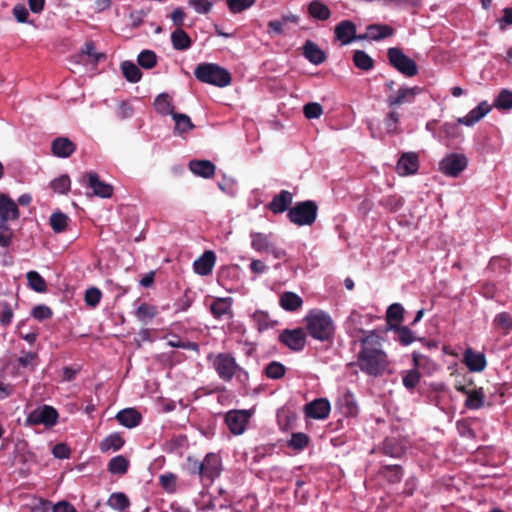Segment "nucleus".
Returning <instances> with one entry per match:
<instances>
[{
	"instance_id": "nucleus-27",
	"label": "nucleus",
	"mask_w": 512,
	"mask_h": 512,
	"mask_svg": "<svg viewBox=\"0 0 512 512\" xmlns=\"http://www.w3.org/2000/svg\"><path fill=\"white\" fill-rule=\"evenodd\" d=\"M231 306H232L231 298H217L211 304L210 310H211L212 315L217 319H221L224 316H228L229 318H232L233 311H232Z\"/></svg>"
},
{
	"instance_id": "nucleus-21",
	"label": "nucleus",
	"mask_w": 512,
	"mask_h": 512,
	"mask_svg": "<svg viewBox=\"0 0 512 512\" xmlns=\"http://www.w3.org/2000/svg\"><path fill=\"white\" fill-rule=\"evenodd\" d=\"M216 262V255L212 250H206L193 263V269L196 274L208 276L212 273Z\"/></svg>"
},
{
	"instance_id": "nucleus-15",
	"label": "nucleus",
	"mask_w": 512,
	"mask_h": 512,
	"mask_svg": "<svg viewBox=\"0 0 512 512\" xmlns=\"http://www.w3.org/2000/svg\"><path fill=\"white\" fill-rule=\"evenodd\" d=\"M279 341L293 351H301L306 344V336L301 328L285 329L279 335Z\"/></svg>"
},
{
	"instance_id": "nucleus-31",
	"label": "nucleus",
	"mask_w": 512,
	"mask_h": 512,
	"mask_svg": "<svg viewBox=\"0 0 512 512\" xmlns=\"http://www.w3.org/2000/svg\"><path fill=\"white\" fill-rule=\"evenodd\" d=\"M389 331L394 333V339L402 346H408L416 340L414 332L408 326H403L402 324L393 325Z\"/></svg>"
},
{
	"instance_id": "nucleus-63",
	"label": "nucleus",
	"mask_w": 512,
	"mask_h": 512,
	"mask_svg": "<svg viewBox=\"0 0 512 512\" xmlns=\"http://www.w3.org/2000/svg\"><path fill=\"white\" fill-rule=\"evenodd\" d=\"M117 116L124 120V119H128V118H131L134 114V109L133 107L131 106V104L127 101H121L118 105V109H117V112H116Z\"/></svg>"
},
{
	"instance_id": "nucleus-25",
	"label": "nucleus",
	"mask_w": 512,
	"mask_h": 512,
	"mask_svg": "<svg viewBox=\"0 0 512 512\" xmlns=\"http://www.w3.org/2000/svg\"><path fill=\"white\" fill-rule=\"evenodd\" d=\"M190 171L203 178H211L215 174V165L209 160H191L189 162Z\"/></svg>"
},
{
	"instance_id": "nucleus-1",
	"label": "nucleus",
	"mask_w": 512,
	"mask_h": 512,
	"mask_svg": "<svg viewBox=\"0 0 512 512\" xmlns=\"http://www.w3.org/2000/svg\"><path fill=\"white\" fill-rule=\"evenodd\" d=\"M381 340L379 335L371 333L362 342L357 364L368 375L378 376L384 370V352Z\"/></svg>"
},
{
	"instance_id": "nucleus-2",
	"label": "nucleus",
	"mask_w": 512,
	"mask_h": 512,
	"mask_svg": "<svg viewBox=\"0 0 512 512\" xmlns=\"http://www.w3.org/2000/svg\"><path fill=\"white\" fill-rule=\"evenodd\" d=\"M185 470L190 475L198 476L204 486H209L222 473V459L217 453H208L202 460L188 456L185 462Z\"/></svg>"
},
{
	"instance_id": "nucleus-8",
	"label": "nucleus",
	"mask_w": 512,
	"mask_h": 512,
	"mask_svg": "<svg viewBox=\"0 0 512 512\" xmlns=\"http://www.w3.org/2000/svg\"><path fill=\"white\" fill-rule=\"evenodd\" d=\"M389 64L405 77L411 78L418 74L416 62L404 54L398 47H391L387 50Z\"/></svg>"
},
{
	"instance_id": "nucleus-60",
	"label": "nucleus",
	"mask_w": 512,
	"mask_h": 512,
	"mask_svg": "<svg viewBox=\"0 0 512 512\" xmlns=\"http://www.w3.org/2000/svg\"><path fill=\"white\" fill-rule=\"evenodd\" d=\"M303 113L307 119H317L323 114V108L319 103L310 102L304 105Z\"/></svg>"
},
{
	"instance_id": "nucleus-46",
	"label": "nucleus",
	"mask_w": 512,
	"mask_h": 512,
	"mask_svg": "<svg viewBox=\"0 0 512 512\" xmlns=\"http://www.w3.org/2000/svg\"><path fill=\"white\" fill-rule=\"evenodd\" d=\"M38 354L31 351H21V355L17 358L18 366L24 369L34 370L37 365Z\"/></svg>"
},
{
	"instance_id": "nucleus-18",
	"label": "nucleus",
	"mask_w": 512,
	"mask_h": 512,
	"mask_svg": "<svg viewBox=\"0 0 512 512\" xmlns=\"http://www.w3.org/2000/svg\"><path fill=\"white\" fill-rule=\"evenodd\" d=\"M293 202V194L288 190H281L267 204V209L273 214H281L288 211Z\"/></svg>"
},
{
	"instance_id": "nucleus-62",
	"label": "nucleus",
	"mask_w": 512,
	"mask_h": 512,
	"mask_svg": "<svg viewBox=\"0 0 512 512\" xmlns=\"http://www.w3.org/2000/svg\"><path fill=\"white\" fill-rule=\"evenodd\" d=\"M31 315L39 320L43 321L52 317V310L46 305H37L32 309Z\"/></svg>"
},
{
	"instance_id": "nucleus-7",
	"label": "nucleus",
	"mask_w": 512,
	"mask_h": 512,
	"mask_svg": "<svg viewBox=\"0 0 512 512\" xmlns=\"http://www.w3.org/2000/svg\"><path fill=\"white\" fill-rule=\"evenodd\" d=\"M251 247L258 253L270 254L276 260L286 259L285 249L277 245L272 233L251 232Z\"/></svg>"
},
{
	"instance_id": "nucleus-48",
	"label": "nucleus",
	"mask_w": 512,
	"mask_h": 512,
	"mask_svg": "<svg viewBox=\"0 0 512 512\" xmlns=\"http://www.w3.org/2000/svg\"><path fill=\"white\" fill-rule=\"evenodd\" d=\"M384 38V25H369L366 32L358 34L357 40H379Z\"/></svg>"
},
{
	"instance_id": "nucleus-64",
	"label": "nucleus",
	"mask_w": 512,
	"mask_h": 512,
	"mask_svg": "<svg viewBox=\"0 0 512 512\" xmlns=\"http://www.w3.org/2000/svg\"><path fill=\"white\" fill-rule=\"evenodd\" d=\"M52 454L58 459H68L71 455V450L65 443H58L53 446Z\"/></svg>"
},
{
	"instance_id": "nucleus-14",
	"label": "nucleus",
	"mask_w": 512,
	"mask_h": 512,
	"mask_svg": "<svg viewBox=\"0 0 512 512\" xmlns=\"http://www.w3.org/2000/svg\"><path fill=\"white\" fill-rule=\"evenodd\" d=\"M20 216L17 204L6 194H0V230H8L7 222Z\"/></svg>"
},
{
	"instance_id": "nucleus-30",
	"label": "nucleus",
	"mask_w": 512,
	"mask_h": 512,
	"mask_svg": "<svg viewBox=\"0 0 512 512\" xmlns=\"http://www.w3.org/2000/svg\"><path fill=\"white\" fill-rule=\"evenodd\" d=\"M336 404L340 407L342 414L345 416H355L357 414L358 408L355 397L353 393L348 390L338 398Z\"/></svg>"
},
{
	"instance_id": "nucleus-4",
	"label": "nucleus",
	"mask_w": 512,
	"mask_h": 512,
	"mask_svg": "<svg viewBox=\"0 0 512 512\" xmlns=\"http://www.w3.org/2000/svg\"><path fill=\"white\" fill-rule=\"evenodd\" d=\"M420 92L421 88L418 86L401 87L388 96L387 102L389 104V108L392 109V111L389 112L388 119L386 120L387 132L395 130L396 123L399 120L400 114L396 112L395 109L401 105L413 103L416 96Z\"/></svg>"
},
{
	"instance_id": "nucleus-38",
	"label": "nucleus",
	"mask_w": 512,
	"mask_h": 512,
	"mask_svg": "<svg viewBox=\"0 0 512 512\" xmlns=\"http://www.w3.org/2000/svg\"><path fill=\"white\" fill-rule=\"evenodd\" d=\"M155 110L161 115H171L174 112L171 98L168 94L162 93L158 95L154 100Z\"/></svg>"
},
{
	"instance_id": "nucleus-20",
	"label": "nucleus",
	"mask_w": 512,
	"mask_h": 512,
	"mask_svg": "<svg viewBox=\"0 0 512 512\" xmlns=\"http://www.w3.org/2000/svg\"><path fill=\"white\" fill-rule=\"evenodd\" d=\"M335 38L339 40L342 45H347L353 40H357L356 25L350 20H343L338 23L334 29Z\"/></svg>"
},
{
	"instance_id": "nucleus-44",
	"label": "nucleus",
	"mask_w": 512,
	"mask_h": 512,
	"mask_svg": "<svg viewBox=\"0 0 512 512\" xmlns=\"http://www.w3.org/2000/svg\"><path fill=\"white\" fill-rule=\"evenodd\" d=\"M286 373V367L278 362V361H272L264 369V374L267 378L278 380L285 376Z\"/></svg>"
},
{
	"instance_id": "nucleus-42",
	"label": "nucleus",
	"mask_w": 512,
	"mask_h": 512,
	"mask_svg": "<svg viewBox=\"0 0 512 512\" xmlns=\"http://www.w3.org/2000/svg\"><path fill=\"white\" fill-rule=\"evenodd\" d=\"M484 399L485 395L482 389H472L470 392H467L465 406L468 409L477 410L484 405Z\"/></svg>"
},
{
	"instance_id": "nucleus-9",
	"label": "nucleus",
	"mask_w": 512,
	"mask_h": 512,
	"mask_svg": "<svg viewBox=\"0 0 512 512\" xmlns=\"http://www.w3.org/2000/svg\"><path fill=\"white\" fill-rule=\"evenodd\" d=\"M58 417V411L54 407L42 405L28 414L26 425L36 426L43 424L46 427H53L56 425Z\"/></svg>"
},
{
	"instance_id": "nucleus-24",
	"label": "nucleus",
	"mask_w": 512,
	"mask_h": 512,
	"mask_svg": "<svg viewBox=\"0 0 512 512\" xmlns=\"http://www.w3.org/2000/svg\"><path fill=\"white\" fill-rule=\"evenodd\" d=\"M302 53L304 57L314 65H320L326 60L325 52L311 40H307L304 43Z\"/></svg>"
},
{
	"instance_id": "nucleus-16",
	"label": "nucleus",
	"mask_w": 512,
	"mask_h": 512,
	"mask_svg": "<svg viewBox=\"0 0 512 512\" xmlns=\"http://www.w3.org/2000/svg\"><path fill=\"white\" fill-rule=\"evenodd\" d=\"M419 166L418 155L415 152H406L398 159L396 171L400 176L413 175L417 173Z\"/></svg>"
},
{
	"instance_id": "nucleus-57",
	"label": "nucleus",
	"mask_w": 512,
	"mask_h": 512,
	"mask_svg": "<svg viewBox=\"0 0 512 512\" xmlns=\"http://www.w3.org/2000/svg\"><path fill=\"white\" fill-rule=\"evenodd\" d=\"M309 443V437L302 432L293 433L289 440V447L295 450H303Z\"/></svg>"
},
{
	"instance_id": "nucleus-11",
	"label": "nucleus",
	"mask_w": 512,
	"mask_h": 512,
	"mask_svg": "<svg viewBox=\"0 0 512 512\" xmlns=\"http://www.w3.org/2000/svg\"><path fill=\"white\" fill-rule=\"evenodd\" d=\"M468 165V158L464 154L450 153L439 163V170L446 176L458 177Z\"/></svg>"
},
{
	"instance_id": "nucleus-55",
	"label": "nucleus",
	"mask_w": 512,
	"mask_h": 512,
	"mask_svg": "<svg viewBox=\"0 0 512 512\" xmlns=\"http://www.w3.org/2000/svg\"><path fill=\"white\" fill-rule=\"evenodd\" d=\"M421 374L416 369H411L405 372V375L403 376V385L408 389L412 390L414 389L420 382Z\"/></svg>"
},
{
	"instance_id": "nucleus-26",
	"label": "nucleus",
	"mask_w": 512,
	"mask_h": 512,
	"mask_svg": "<svg viewBox=\"0 0 512 512\" xmlns=\"http://www.w3.org/2000/svg\"><path fill=\"white\" fill-rule=\"evenodd\" d=\"M405 309L400 303H393L386 309V332L393 325L397 326L404 321Z\"/></svg>"
},
{
	"instance_id": "nucleus-23",
	"label": "nucleus",
	"mask_w": 512,
	"mask_h": 512,
	"mask_svg": "<svg viewBox=\"0 0 512 512\" xmlns=\"http://www.w3.org/2000/svg\"><path fill=\"white\" fill-rule=\"evenodd\" d=\"M491 111V106L483 101L478 104L477 107L472 109L466 116L460 117L457 119L459 124H463L466 126H473L475 123L479 122L484 116H486Z\"/></svg>"
},
{
	"instance_id": "nucleus-35",
	"label": "nucleus",
	"mask_w": 512,
	"mask_h": 512,
	"mask_svg": "<svg viewBox=\"0 0 512 512\" xmlns=\"http://www.w3.org/2000/svg\"><path fill=\"white\" fill-rule=\"evenodd\" d=\"M124 443L125 441L119 433H112L101 441L99 448L101 452L118 451Z\"/></svg>"
},
{
	"instance_id": "nucleus-37",
	"label": "nucleus",
	"mask_w": 512,
	"mask_h": 512,
	"mask_svg": "<svg viewBox=\"0 0 512 512\" xmlns=\"http://www.w3.org/2000/svg\"><path fill=\"white\" fill-rule=\"evenodd\" d=\"M107 505L111 507L113 510L122 512L129 508L130 500L125 493L114 492L109 496L107 500Z\"/></svg>"
},
{
	"instance_id": "nucleus-36",
	"label": "nucleus",
	"mask_w": 512,
	"mask_h": 512,
	"mask_svg": "<svg viewBox=\"0 0 512 512\" xmlns=\"http://www.w3.org/2000/svg\"><path fill=\"white\" fill-rule=\"evenodd\" d=\"M252 319L259 332L271 329L277 324V321L272 320L267 312L261 310L255 311Z\"/></svg>"
},
{
	"instance_id": "nucleus-54",
	"label": "nucleus",
	"mask_w": 512,
	"mask_h": 512,
	"mask_svg": "<svg viewBox=\"0 0 512 512\" xmlns=\"http://www.w3.org/2000/svg\"><path fill=\"white\" fill-rule=\"evenodd\" d=\"M70 185L71 181L68 175H61L50 183L53 191L60 194H66L70 190Z\"/></svg>"
},
{
	"instance_id": "nucleus-58",
	"label": "nucleus",
	"mask_w": 512,
	"mask_h": 512,
	"mask_svg": "<svg viewBox=\"0 0 512 512\" xmlns=\"http://www.w3.org/2000/svg\"><path fill=\"white\" fill-rule=\"evenodd\" d=\"M403 476L402 467L398 464H386V481L397 483Z\"/></svg>"
},
{
	"instance_id": "nucleus-29",
	"label": "nucleus",
	"mask_w": 512,
	"mask_h": 512,
	"mask_svg": "<svg viewBox=\"0 0 512 512\" xmlns=\"http://www.w3.org/2000/svg\"><path fill=\"white\" fill-rule=\"evenodd\" d=\"M172 47L177 51H186L192 46V39L183 28L175 29L170 36Z\"/></svg>"
},
{
	"instance_id": "nucleus-10",
	"label": "nucleus",
	"mask_w": 512,
	"mask_h": 512,
	"mask_svg": "<svg viewBox=\"0 0 512 512\" xmlns=\"http://www.w3.org/2000/svg\"><path fill=\"white\" fill-rule=\"evenodd\" d=\"M213 367L219 378L225 382L231 381L240 369L236 359L230 353H219L213 361Z\"/></svg>"
},
{
	"instance_id": "nucleus-47",
	"label": "nucleus",
	"mask_w": 512,
	"mask_h": 512,
	"mask_svg": "<svg viewBox=\"0 0 512 512\" xmlns=\"http://www.w3.org/2000/svg\"><path fill=\"white\" fill-rule=\"evenodd\" d=\"M493 106L499 110H510L512 108V91L502 89L495 98Z\"/></svg>"
},
{
	"instance_id": "nucleus-22",
	"label": "nucleus",
	"mask_w": 512,
	"mask_h": 512,
	"mask_svg": "<svg viewBox=\"0 0 512 512\" xmlns=\"http://www.w3.org/2000/svg\"><path fill=\"white\" fill-rule=\"evenodd\" d=\"M464 362L471 372H482L487 365L485 354L475 352L472 348H467L464 352Z\"/></svg>"
},
{
	"instance_id": "nucleus-12",
	"label": "nucleus",
	"mask_w": 512,
	"mask_h": 512,
	"mask_svg": "<svg viewBox=\"0 0 512 512\" xmlns=\"http://www.w3.org/2000/svg\"><path fill=\"white\" fill-rule=\"evenodd\" d=\"M82 182L92 190L93 195L100 198H110L113 195V186L101 181L96 172H87L82 176Z\"/></svg>"
},
{
	"instance_id": "nucleus-5",
	"label": "nucleus",
	"mask_w": 512,
	"mask_h": 512,
	"mask_svg": "<svg viewBox=\"0 0 512 512\" xmlns=\"http://www.w3.org/2000/svg\"><path fill=\"white\" fill-rule=\"evenodd\" d=\"M197 80L202 83L214 85L217 87H226L231 84V73L224 67L215 63H200L194 70Z\"/></svg>"
},
{
	"instance_id": "nucleus-19",
	"label": "nucleus",
	"mask_w": 512,
	"mask_h": 512,
	"mask_svg": "<svg viewBox=\"0 0 512 512\" xmlns=\"http://www.w3.org/2000/svg\"><path fill=\"white\" fill-rule=\"evenodd\" d=\"M76 144L68 137H56L51 142V153L58 158H68L76 151Z\"/></svg>"
},
{
	"instance_id": "nucleus-53",
	"label": "nucleus",
	"mask_w": 512,
	"mask_h": 512,
	"mask_svg": "<svg viewBox=\"0 0 512 512\" xmlns=\"http://www.w3.org/2000/svg\"><path fill=\"white\" fill-rule=\"evenodd\" d=\"M159 483L167 493H174L177 489V476L174 473L162 474Z\"/></svg>"
},
{
	"instance_id": "nucleus-40",
	"label": "nucleus",
	"mask_w": 512,
	"mask_h": 512,
	"mask_svg": "<svg viewBox=\"0 0 512 512\" xmlns=\"http://www.w3.org/2000/svg\"><path fill=\"white\" fill-rule=\"evenodd\" d=\"M129 461L122 455L113 457L108 463V471L111 474L123 475L127 472Z\"/></svg>"
},
{
	"instance_id": "nucleus-32",
	"label": "nucleus",
	"mask_w": 512,
	"mask_h": 512,
	"mask_svg": "<svg viewBox=\"0 0 512 512\" xmlns=\"http://www.w3.org/2000/svg\"><path fill=\"white\" fill-rule=\"evenodd\" d=\"M280 306L289 312L297 311L303 304L302 298L294 292L286 291L280 296Z\"/></svg>"
},
{
	"instance_id": "nucleus-17",
	"label": "nucleus",
	"mask_w": 512,
	"mask_h": 512,
	"mask_svg": "<svg viewBox=\"0 0 512 512\" xmlns=\"http://www.w3.org/2000/svg\"><path fill=\"white\" fill-rule=\"evenodd\" d=\"M330 411V403L325 398L315 399L304 407L306 417L311 419H326Z\"/></svg>"
},
{
	"instance_id": "nucleus-45",
	"label": "nucleus",
	"mask_w": 512,
	"mask_h": 512,
	"mask_svg": "<svg viewBox=\"0 0 512 512\" xmlns=\"http://www.w3.org/2000/svg\"><path fill=\"white\" fill-rule=\"evenodd\" d=\"M354 65L361 69L368 71L373 68V59L364 51L356 50L353 55Z\"/></svg>"
},
{
	"instance_id": "nucleus-13",
	"label": "nucleus",
	"mask_w": 512,
	"mask_h": 512,
	"mask_svg": "<svg viewBox=\"0 0 512 512\" xmlns=\"http://www.w3.org/2000/svg\"><path fill=\"white\" fill-rule=\"evenodd\" d=\"M250 413L246 410H231L225 415V423L234 435L242 434L249 421Z\"/></svg>"
},
{
	"instance_id": "nucleus-43",
	"label": "nucleus",
	"mask_w": 512,
	"mask_h": 512,
	"mask_svg": "<svg viewBox=\"0 0 512 512\" xmlns=\"http://www.w3.org/2000/svg\"><path fill=\"white\" fill-rule=\"evenodd\" d=\"M157 313L158 311L155 306L148 303H141L136 309L135 315L139 321L146 324L148 321L152 320Z\"/></svg>"
},
{
	"instance_id": "nucleus-6",
	"label": "nucleus",
	"mask_w": 512,
	"mask_h": 512,
	"mask_svg": "<svg viewBox=\"0 0 512 512\" xmlns=\"http://www.w3.org/2000/svg\"><path fill=\"white\" fill-rule=\"evenodd\" d=\"M318 215V205L313 200L296 202L287 212L288 220L297 226H311Z\"/></svg>"
},
{
	"instance_id": "nucleus-50",
	"label": "nucleus",
	"mask_w": 512,
	"mask_h": 512,
	"mask_svg": "<svg viewBox=\"0 0 512 512\" xmlns=\"http://www.w3.org/2000/svg\"><path fill=\"white\" fill-rule=\"evenodd\" d=\"M68 223V216L62 212H55L50 216V226L56 233L65 231Z\"/></svg>"
},
{
	"instance_id": "nucleus-28",
	"label": "nucleus",
	"mask_w": 512,
	"mask_h": 512,
	"mask_svg": "<svg viewBox=\"0 0 512 512\" xmlns=\"http://www.w3.org/2000/svg\"><path fill=\"white\" fill-rule=\"evenodd\" d=\"M116 419L121 425L133 428L140 424L142 416L136 409L126 408L117 413Z\"/></svg>"
},
{
	"instance_id": "nucleus-34",
	"label": "nucleus",
	"mask_w": 512,
	"mask_h": 512,
	"mask_svg": "<svg viewBox=\"0 0 512 512\" xmlns=\"http://www.w3.org/2000/svg\"><path fill=\"white\" fill-rule=\"evenodd\" d=\"M308 12L312 18L317 20L326 21L331 16V11L327 5L320 0H313L308 5Z\"/></svg>"
},
{
	"instance_id": "nucleus-33",
	"label": "nucleus",
	"mask_w": 512,
	"mask_h": 512,
	"mask_svg": "<svg viewBox=\"0 0 512 512\" xmlns=\"http://www.w3.org/2000/svg\"><path fill=\"white\" fill-rule=\"evenodd\" d=\"M172 118L175 121L174 133L178 136H184V134L195 128L190 117L183 113H173Z\"/></svg>"
},
{
	"instance_id": "nucleus-3",
	"label": "nucleus",
	"mask_w": 512,
	"mask_h": 512,
	"mask_svg": "<svg viewBox=\"0 0 512 512\" xmlns=\"http://www.w3.org/2000/svg\"><path fill=\"white\" fill-rule=\"evenodd\" d=\"M309 335L319 341L333 338L335 326L331 316L320 309L311 310L305 317Z\"/></svg>"
},
{
	"instance_id": "nucleus-39",
	"label": "nucleus",
	"mask_w": 512,
	"mask_h": 512,
	"mask_svg": "<svg viewBox=\"0 0 512 512\" xmlns=\"http://www.w3.org/2000/svg\"><path fill=\"white\" fill-rule=\"evenodd\" d=\"M123 76L131 83H137L141 80L142 72L139 67L131 61H124L121 64Z\"/></svg>"
},
{
	"instance_id": "nucleus-51",
	"label": "nucleus",
	"mask_w": 512,
	"mask_h": 512,
	"mask_svg": "<svg viewBox=\"0 0 512 512\" xmlns=\"http://www.w3.org/2000/svg\"><path fill=\"white\" fill-rule=\"evenodd\" d=\"M457 123H444L439 130L440 136L445 137L448 140H455L461 137V130Z\"/></svg>"
},
{
	"instance_id": "nucleus-41",
	"label": "nucleus",
	"mask_w": 512,
	"mask_h": 512,
	"mask_svg": "<svg viewBox=\"0 0 512 512\" xmlns=\"http://www.w3.org/2000/svg\"><path fill=\"white\" fill-rule=\"evenodd\" d=\"M28 286L37 293L47 291V284L44 278L37 271H29L26 275Z\"/></svg>"
},
{
	"instance_id": "nucleus-61",
	"label": "nucleus",
	"mask_w": 512,
	"mask_h": 512,
	"mask_svg": "<svg viewBox=\"0 0 512 512\" xmlns=\"http://www.w3.org/2000/svg\"><path fill=\"white\" fill-rule=\"evenodd\" d=\"M101 297V291L98 288L92 287L86 290L84 300L89 307L94 308L99 304Z\"/></svg>"
},
{
	"instance_id": "nucleus-59",
	"label": "nucleus",
	"mask_w": 512,
	"mask_h": 512,
	"mask_svg": "<svg viewBox=\"0 0 512 512\" xmlns=\"http://www.w3.org/2000/svg\"><path fill=\"white\" fill-rule=\"evenodd\" d=\"M256 0H226L229 10L236 14L250 8Z\"/></svg>"
},
{
	"instance_id": "nucleus-52",
	"label": "nucleus",
	"mask_w": 512,
	"mask_h": 512,
	"mask_svg": "<svg viewBox=\"0 0 512 512\" xmlns=\"http://www.w3.org/2000/svg\"><path fill=\"white\" fill-rule=\"evenodd\" d=\"M494 324L506 335L512 330V316L507 312L499 313L494 318Z\"/></svg>"
},
{
	"instance_id": "nucleus-49",
	"label": "nucleus",
	"mask_w": 512,
	"mask_h": 512,
	"mask_svg": "<svg viewBox=\"0 0 512 512\" xmlns=\"http://www.w3.org/2000/svg\"><path fill=\"white\" fill-rule=\"evenodd\" d=\"M138 65L144 69H151L157 64L156 53L152 50H143L137 58Z\"/></svg>"
},
{
	"instance_id": "nucleus-56",
	"label": "nucleus",
	"mask_w": 512,
	"mask_h": 512,
	"mask_svg": "<svg viewBox=\"0 0 512 512\" xmlns=\"http://www.w3.org/2000/svg\"><path fill=\"white\" fill-rule=\"evenodd\" d=\"M14 313L11 305L6 302H0V324L3 327H7L11 324Z\"/></svg>"
}]
</instances>
